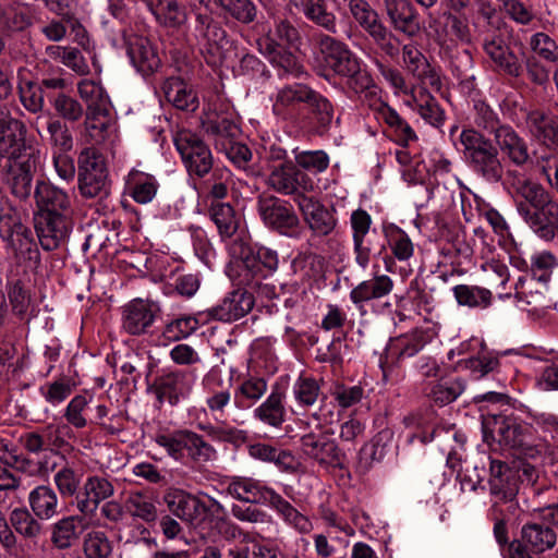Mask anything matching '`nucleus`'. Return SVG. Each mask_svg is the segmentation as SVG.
<instances>
[{"mask_svg":"<svg viewBox=\"0 0 558 558\" xmlns=\"http://www.w3.org/2000/svg\"><path fill=\"white\" fill-rule=\"evenodd\" d=\"M465 389V381L459 377H442L423 385V395L442 407L453 402Z\"/></svg>","mask_w":558,"mask_h":558,"instance_id":"nucleus-29","label":"nucleus"},{"mask_svg":"<svg viewBox=\"0 0 558 558\" xmlns=\"http://www.w3.org/2000/svg\"><path fill=\"white\" fill-rule=\"evenodd\" d=\"M40 519L26 508H16L10 514V523L14 530L27 539H36L44 531Z\"/></svg>","mask_w":558,"mask_h":558,"instance_id":"nucleus-44","label":"nucleus"},{"mask_svg":"<svg viewBox=\"0 0 558 558\" xmlns=\"http://www.w3.org/2000/svg\"><path fill=\"white\" fill-rule=\"evenodd\" d=\"M199 320L193 315H182L166 324L162 336L169 341H179L194 333Z\"/></svg>","mask_w":558,"mask_h":558,"instance_id":"nucleus-51","label":"nucleus"},{"mask_svg":"<svg viewBox=\"0 0 558 558\" xmlns=\"http://www.w3.org/2000/svg\"><path fill=\"white\" fill-rule=\"evenodd\" d=\"M305 101L307 104L312 119L316 122L319 128H327L333 117V108L330 101L313 89V95H308Z\"/></svg>","mask_w":558,"mask_h":558,"instance_id":"nucleus-55","label":"nucleus"},{"mask_svg":"<svg viewBox=\"0 0 558 558\" xmlns=\"http://www.w3.org/2000/svg\"><path fill=\"white\" fill-rule=\"evenodd\" d=\"M267 184L279 194L293 196L298 205L300 198L308 197L306 194L314 191L313 180L292 161L275 166L268 175Z\"/></svg>","mask_w":558,"mask_h":558,"instance_id":"nucleus-9","label":"nucleus"},{"mask_svg":"<svg viewBox=\"0 0 558 558\" xmlns=\"http://www.w3.org/2000/svg\"><path fill=\"white\" fill-rule=\"evenodd\" d=\"M319 60L324 68L330 70H361L366 66L345 44L328 35L319 39Z\"/></svg>","mask_w":558,"mask_h":558,"instance_id":"nucleus-20","label":"nucleus"},{"mask_svg":"<svg viewBox=\"0 0 558 558\" xmlns=\"http://www.w3.org/2000/svg\"><path fill=\"white\" fill-rule=\"evenodd\" d=\"M384 120L391 129H393L396 142L399 145L407 147L410 142L416 141L417 137L413 129L396 110L388 108L384 112Z\"/></svg>","mask_w":558,"mask_h":558,"instance_id":"nucleus-57","label":"nucleus"},{"mask_svg":"<svg viewBox=\"0 0 558 558\" xmlns=\"http://www.w3.org/2000/svg\"><path fill=\"white\" fill-rule=\"evenodd\" d=\"M526 125L531 135L550 149H558V117L542 110L526 114Z\"/></svg>","mask_w":558,"mask_h":558,"instance_id":"nucleus-26","label":"nucleus"},{"mask_svg":"<svg viewBox=\"0 0 558 558\" xmlns=\"http://www.w3.org/2000/svg\"><path fill=\"white\" fill-rule=\"evenodd\" d=\"M58 493L62 498L80 495L81 476L69 465H64L53 476Z\"/></svg>","mask_w":558,"mask_h":558,"instance_id":"nucleus-56","label":"nucleus"},{"mask_svg":"<svg viewBox=\"0 0 558 558\" xmlns=\"http://www.w3.org/2000/svg\"><path fill=\"white\" fill-rule=\"evenodd\" d=\"M160 312L158 303L135 299L123 307V329L132 336L147 333Z\"/></svg>","mask_w":558,"mask_h":558,"instance_id":"nucleus-18","label":"nucleus"},{"mask_svg":"<svg viewBox=\"0 0 558 558\" xmlns=\"http://www.w3.org/2000/svg\"><path fill=\"white\" fill-rule=\"evenodd\" d=\"M259 52L269 61L275 68L281 70H299L303 65L300 64L299 59L281 44L267 36L258 39Z\"/></svg>","mask_w":558,"mask_h":558,"instance_id":"nucleus-36","label":"nucleus"},{"mask_svg":"<svg viewBox=\"0 0 558 558\" xmlns=\"http://www.w3.org/2000/svg\"><path fill=\"white\" fill-rule=\"evenodd\" d=\"M34 227L41 247L54 251L63 246L73 228L72 214L34 215Z\"/></svg>","mask_w":558,"mask_h":558,"instance_id":"nucleus-15","label":"nucleus"},{"mask_svg":"<svg viewBox=\"0 0 558 558\" xmlns=\"http://www.w3.org/2000/svg\"><path fill=\"white\" fill-rule=\"evenodd\" d=\"M299 209L314 235L327 236L335 230L337 218L333 210L314 197L300 198Z\"/></svg>","mask_w":558,"mask_h":558,"instance_id":"nucleus-24","label":"nucleus"},{"mask_svg":"<svg viewBox=\"0 0 558 558\" xmlns=\"http://www.w3.org/2000/svg\"><path fill=\"white\" fill-rule=\"evenodd\" d=\"M490 476L488 480L489 494L494 498L490 511L502 513L507 509L510 514H515L519 505L515 500L519 493V476L506 462L490 460Z\"/></svg>","mask_w":558,"mask_h":558,"instance_id":"nucleus-3","label":"nucleus"},{"mask_svg":"<svg viewBox=\"0 0 558 558\" xmlns=\"http://www.w3.org/2000/svg\"><path fill=\"white\" fill-rule=\"evenodd\" d=\"M175 147L191 175L205 177L213 169V155L209 147L196 134L189 131L180 132Z\"/></svg>","mask_w":558,"mask_h":558,"instance_id":"nucleus-14","label":"nucleus"},{"mask_svg":"<svg viewBox=\"0 0 558 558\" xmlns=\"http://www.w3.org/2000/svg\"><path fill=\"white\" fill-rule=\"evenodd\" d=\"M386 11L393 27L409 36H413L418 31L415 15L410 4L407 2L398 3L396 0H385Z\"/></svg>","mask_w":558,"mask_h":558,"instance_id":"nucleus-39","label":"nucleus"},{"mask_svg":"<svg viewBox=\"0 0 558 558\" xmlns=\"http://www.w3.org/2000/svg\"><path fill=\"white\" fill-rule=\"evenodd\" d=\"M349 10L353 19L378 46L389 54L395 53L397 48L391 41V33L383 25L377 12L366 0H350Z\"/></svg>","mask_w":558,"mask_h":558,"instance_id":"nucleus-16","label":"nucleus"},{"mask_svg":"<svg viewBox=\"0 0 558 558\" xmlns=\"http://www.w3.org/2000/svg\"><path fill=\"white\" fill-rule=\"evenodd\" d=\"M512 29L502 22L498 28H485V31L476 32V37L481 40L486 54L501 68H511L513 56L509 52L507 43L511 38Z\"/></svg>","mask_w":558,"mask_h":558,"instance_id":"nucleus-19","label":"nucleus"},{"mask_svg":"<svg viewBox=\"0 0 558 558\" xmlns=\"http://www.w3.org/2000/svg\"><path fill=\"white\" fill-rule=\"evenodd\" d=\"M323 266V258L316 254H302L292 260V270L303 282L319 277Z\"/></svg>","mask_w":558,"mask_h":558,"instance_id":"nucleus-53","label":"nucleus"},{"mask_svg":"<svg viewBox=\"0 0 558 558\" xmlns=\"http://www.w3.org/2000/svg\"><path fill=\"white\" fill-rule=\"evenodd\" d=\"M452 291L458 304L461 306L485 308L492 303V292L485 288L458 284Z\"/></svg>","mask_w":558,"mask_h":558,"instance_id":"nucleus-46","label":"nucleus"},{"mask_svg":"<svg viewBox=\"0 0 558 558\" xmlns=\"http://www.w3.org/2000/svg\"><path fill=\"white\" fill-rule=\"evenodd\" d=\"M440 26L438 36L442 44H471L473 40L469 20L464 15L444 14Z\"/></svg>","mask_w":558,"mask_h":558,"instance_id":"nucleus-34","label":"nucleus"},{"mask_svg":"<svg viewBox=\"0 0 558 558\" xmlns=\"http://www.w3.org/2000/svg\"><path fill=\"white\" fill-rule=\"evenodd\" d=\"M77 89L87 108L108 107L109 98L99 80L83 78L78 82Z\"/></svg>","mask_w":558,"mask_h":558,"instance_id":"nucleus-52","label":"nucleus"},{"mask_svg":"<svg viewBox=\"0 0 558 558\" xmlns=\"http://www.w3.org/2000/svg\"><path fill=\"white\" fill-rule=\"evenodd\" d=\"M162 500L170 513L195 527L202 525L215 511L222 509L216 500L207 506L197 496L179 488L167 489Z\"/></svg>","mask_w":558,"mask_h":558,"instance_id":"nucleus-4","label":"nucleus"},{"mask_svg":"<svg viewBox=\"0 0 558 558\" xmlns=\"http://www.w3.org/2000/svg\"><path fill=\"white\" fill-rule=\"evenodd\" d=\"M459 143L465 163L472 173L489 184H497L505 175L504 157L494 142L475 129H464Z\"/></svg>","mask_w":558,"mask_h":558,"instance_id":"nucleus-2","label":"nucleus"},{"mask_svg":"<svg viewBox=\"0 0 558 558\" xmlns=\"http://www.w3.org/2000/svg\"><path fill=\"white\" fill-rule=\"evenodd\" d=\"M301 449L306 457L322 466L340 470L345 468V453L327 429L319 427L317 432L304 434L301 437Z\"/></svg>","mask_w":558,"mask_h":558,"instance_id":"nucleus-8","label":"nucleus"},{"mask_svg":"<svg viewBox=\"0 0 558 558\" xmlns=\"http://www.w3.org/2000/svg\"><path fill=\"white\" fill-rule=\"evenodd\" d=\"M124 507L132 518L148 524L158 518V510L153 497L143 492H131L125 499Z\"/></svg>","mask_w":558,"mask_h":558,"instance_id":"nucleus-41","label":"nucleus"},{"mask_svg":"<svg viewBox=\"0 0 558 558\" xmlns=\"http://www.w3.org/2000/svg\"><path fill=\"white\" fill-rule=\"evenodd\" d=\"M271 506L280 512L284 520L292 524L301 533H307L312 529L311 521L300 513L289 501L277 494Z\"/></svg>","mask_w":558,"mask_h":558,"instance_id":"nucleus-59","label":"nucleus"},{"mask_svg":"<svg viewBox=\"0 0 558 558\" xmlns=\"http://www.w3.org/2000/svg\"><path fill=\"white\" fill-rule=\"evenodd\" d=\"M163 92L167 99L172 101L178 109L193 111L198 106L196 94L180 77H169L165 82Z\"/></svg>","mask_w":558,"mask_h":558,"instance_id":"nucleus-38","label":"nucleus"},{"mask_svg":"<svg viewBox=\"0 0 558 558\" xmlns=\"http://www.w3.org/2000/svg\"><path fill=\"white\" fill-rule=\"evenodd\" d=\"M331 396L339 407L347 409L363 399L364 388L361 385L347 386L344 384H337L331 390Z\"/></svg>","mask_w":558,"mask_h":558,"instance_id":"nucleus-64","label":"nucleus"},{"mask_svg":"<svg viewBox=\"0 0 558 558\" xmlns=\"http://www.w3.org/2000/svg\"><path fill=\"white\" fill-rule=\"evenodd\" d=\"M149 11L157 23L166 28L180 31L187 22L185 7L178 0H156L149 4Z\"/></svg>","mask_w":558,"mask_h":558,"instance_id":"nucleus-32","label":"nucleus"},{"mask_svg":"<svg viewBox=\"0 0 558 558\" xmlns=\"http://www.w3.org/2000/svg\"><path fill=\"white\" fill-rule=\"evenodd\" d=\"M203 129L208 136L214 138L217 149H221L235 140L240 132L231 119L218 114L203 121Z\"/></svg>","mask_w":558,"mask_h":558,"instance_id":"nucleus-37","label":"nucleus"},{"mask_svg":"<svg viewBox=\"0 0 558 558\" xmlns=\"http://www.w3.org/2000/svg\"><path fill=\"white\" fill-rule=\"evenodd\" d=\"M113 493L114 487L110 481L98 475L89 476L83 485V492L76 495V509L83 515H93L99 504Z\"/></svg>","mask_w":558,"mask_h":558,"instance_id":"nucleus-25","label":"nucleus"},{"mask_svg":"<svg viewBox=\"0 0 558 558\" xmlns=\"http://www.w3.org/2000/svg\"><path fill=\"white\" fill-rule=\"evenodd\" d=\"M257 210L263 222L272 231L286 236H296L300 219L293 207L274 195L259 196Z\"/></svg>","mask_w":558,"mask_h":558,"instance_id":"nucleus-10","label":"nucleus"},{"mask_svg":"<svg viewBox=\"0 0 558 558\" xmlns=\"http://www.w3.org/2000/svg\"><path fill=\"white\" fill-rule=\"evenodd\" d=\"M208 211L222 238H231L238 231L239 219L229 203L211 202Z\"/></svg>","mask_w":558,"mask_h":558,"instance_id":"nucleus-42","label":"nucleus"},{"mask_svg":"<svg viewBox=\"0 0 558 558\" xmlns=\"http://www.w3.org/2000/svg\"><path fill=\"white\" fill-rule=\"evenodd\" d=\"M494 144L509 162L518 168L532 163L529 145L510 125L498 128L494 135Z\"/></svg>","mask_w":558,"mask_h":558,"instance_id":"nucleus-22","label":"nucleus"},{"mask_svg":"<svg viewBox=\"0 0 558 558\" xmlns=\"http://www.w3.org/2000/svg\"><path fill=\"white\" fill-rule=\"evenodd\" d=\"M85 515H68L59 519L50 527V542L54 548L65 550L71 548L81 536L80 525Z\"/></svg>","mask_w":558,"mask_h":558,"instance_id":"nucleus-31","label":"nucleus"},{"mask_svg":"<svg viewBox=\"0 0 558 558\" xmlns=\"http://www.w3.org/2000/svg\"><path fill=\"white\" fill-rule=\"evenodd\" d=\"M242 264L245 284L250 289L262 291V293L268 296L271 289L267 284H263L262 280L278 269L279 258L277 252L266 246H250L243 252Z\"/></svg>","mask_w":558,"mask_h":558,"instance_id":"nucleus-7","label":"nucleus"},{"mask_svg":"<svg viewBox=\"0 0 558 558\" xmlns=\"http://www.w3.org/2000/svg\"><path fill=\"white\" fill-rule=\"evenodd\" d=\"M155 440L174 460L183 459L186 448V429L177 430L171 434H159Z\"/></svg>","mask_w":558,"mask_h":558,"instance_id":"nucleus-61","label":"nucleus"},{"mask_svg":"<svg viewBox=\"0 0 558 558\" xmlns=\"http://www.w3.org/2000/svg\"><path fill=\"white\" fill-rule=\"evenodd\" d=\"M185 452L192 462L198 464L215 461L218 456L217 450L211 444L205 440L202 435L189 429H186Z\"/></svg>","mask_w":558,"mask_h":558,"instance_id":"nucleus-45","label":"nucleus"},{"mask_svg":"<svg viewBox=\"0 0 558 558\" xmlns=\"http://www.w3.org/2000/svg\"><path fill=\"white\" fill-rule=\"evenodd\" d=\"M40 163V153L23 155L19 159L4 161L2 165L3 182L11 194L25 201L31 196L34 175Z\"/></svg>","mask_w":558,"mask_h":558,"instance_id":"nucleus-11","label":"nucleus"},{"mask_svg":"<svg viewBox=\"0 0 558 558\" xmlns=\"http://www.w3.org/2000/svg\"><path fill=\"white\" fill-rule=\"evenodd\" d=\"M293 393L300 405L312 407L320 396V387L312 377H300L294 385Z\"/></svg>","mask_w":558,"mask_h":558,"instance_id":"nucleus-62","label":"nucleus"},{"mask_svg":"<svg viewBox=\"0 0 558 558\" xmlns=\"http://www.w3.org/2000/svg\"><path fill=\"white\" fill-rule=\"evenodd\" d=\"M196 378L195 369H178L159 376L155 380L157 399L175 405L182 397L191 392Z\"/></svg>","mask_w":558,"mask_h":558,"instance_id":"nucleus-17","label":"nucleus"},{"mask_svg":"<svg viewBox=\"0 0 558 558\" xmlns=\"http://www.w3.org/2000/svg\"><path fill=\"white\" fill-rule=\"evenodd\" d=\"M521 547L531 550L534 555H541L554 548L557 543V533L550 526L541 523H525L521 529Z\"/></svg>","mask_w":558,"mask_h":558,"instance_id":"nucleus-28","label":"nucleus"},{"mask_svg":"<svg viewBox=\"0 0 558 558\" xmlns=\"http://www.w3.org/2000/svg\"><path fill=\"white\" fill-rule=\"evenodd\" d=\"M83 550L86 558H108L112 553V545L104 532L90 531L84 537Z\"/></svg>","mask_w":558,"mask_h":558,"instance_id":"nucleus-54","label":"nucleus"},{"mask_svg":"<svg viewBox=\"0 0 558 558\" xmlns=\"http://www.w3.org/2000/svg\"><path fill=\"white\" fill-rule=\"evenodd\" d=\"M9 468L15 469L19 472L26 473L28 475H41L48 476L56 470L57 464H49L48 456L46 454L43 460L35 463L28 457L19 453L13 457L12 462L8 465Z\"/></svg>","mask_w":558,"mask_h":558,"instance_id":"nucleus-60","label":"nucleus"},{"mask_svg":"<svg viewBox=\"0 0 558 558\" xmlns=\"http://www.w3.org/2000/svg\"><path fill=\"white\" fill-rule=\"evenodd\" d=\"M506 179L517 211L525 225L537 238L553 241L558 234V199L541 183L518 170L508 169Z\"/></svg>","mask_w":558,"mask_h":558,"instance_id":"nucleus-1","label":"nucleus"},{"mask_svg":"<svg viewBox=\"0 0 558 558\" xmlns=\"http://www.w3.org/2000/svg\"><path fill=\"white\" fill-rule=\"evenodd\" d=\"M37 207L35 215L72 214L71 198L66 191L48 181H37L34 190Z\"/></svg>","mask_w":558,"mask_h":558,"instance_id":"nucleus-21","label":"nucleus"},{"mask_svg":"<svg viewBox=\"0 0 558 558\" xmlns=\"http://www.w3.org/2000/svg\"><path fill=\"white\" fill-rule=\"evenodd\" d=\"M195 36L205 44L219 46L226 39V31L210 15L197 14L195 19Z\"/></svg>","mask_w":558,"mask_h":558,"instance_id":"nucleus-47","label":"nucleus"},{"mask_svg":"<svg viewBox=\"0 0 558 558\" xmlns=\"http://www.w3.org/2000/svg\"><path fill=\"white\" fill-rule=\"evenodd\" d=\"M47 141L53 153L71 151L74 145L73 136L65 122L51 119L47 124Z\"/></svg>","mask_w":558,"mask_h":558,"instance_id":"nucleus-48","label":"nucleus"},{"mask_svg":"<svg viewBox=\"0 0 558 558\" xmlns=\"http://www.w3.org/2000/svg\"><path fill=\"white\" fill-rule=\"evenodd\" d=\"M417 111L430 125L439 128L445 121V112L437 100L428 93L421 94Z\"/></svg>","mask_w":558,"mask_h":558,"instance_id":"nucleus-63","label":"nucleus"},{"mask_svg":"<svg viewBox=\"0 0 558 558\" xmlns=\"http://www.w3.org/2000/svg\"><path fill=\"white\" fill-rule=\"evenodd\" d=\"M294 5L303 7L305 16L329 33L337 32L336 15L328 11L324 0H290Z\"/></svg>","mask_w":558,"mask_h":558,"instance_id":"nucleus-40","label":"nucleus"},{"mask_svg":"<svg viewBox=\"0 0 558 558\" xmlns=\"http://www.w3.org/2000/svg\"><path fill=\"white\" fill-rule=\"evenodd\" d=\"M78 191L85 198L109 194L108 170L105 159L93 148H85L78 156Z\"/></svg>","mask_w":558,"mask_h":558,"instance_id":"nucleus-5","label":"nucleus"},{"mask_svg":"<svg viewBox=\"0 0 558 558\" xmlns=\"http://www.w3.org/2000/svg\"><path fill=\"white\" fill-rule=\"evenodd\" d=\"M427 343V335L424 330L415 329L410 333L401 335L390 340L380 357V367L384 378L392 374L395 368L416 354H418Z\"/></svg>","mask_w":558,"mask_h":558,"instance_id":"nucleus-12","label":"nucleus"},{"mask_svg":"<svg viewBox=\"0 0 558 558\" xmlns=\"http://www.w3.org/2000/svg\"><path fill=\"white\" fill-rule=\"evenodd\" d=\"M227 493L235 499L247 504L271 505L277 493L251 477H233L228 484Z\"/></svg>","mask_w":558,"mask_h":558,"instance_id":"nucleus-27","label":"nucleus"},{"mask_svg":"<svg viewBox=\"0 0 558 558\" xmlns=\"http://www.w3.org/2000/svg\"><path fill=\"white\" fill-rule=\"evenodd\" d=\"M308 95H313V89L300 83L280 88L272 107L275 114L286 118L288 108L295 102H305L310 99Z\"/></svg>","mask_w":558,"mask_h":558,"instance_id":"nucleus-43","label":"nucleus"},{"mask_svg":"<svg viewBox=\"0 0 558 558\" xmlns=\"http://www.w3.org/2000/svg\"><path fill=\"white\" fill-rule=\"evenodd\" d=\"M284 413L286 410L280 392H272L267 400L255 410V414L260 421L275 427L283 423Z\"/></svg>","mask_w":558,"mask_h":558,"instance_id":"nucleus-49","label":"nucleus"},{"mask_svg":"<svg viewBox=\"0 0 558 558\" xmlns=\"http://www.w3.org/2000/svg\"><path fill=\"white\" fill-rule=\"evenodd\" d=\"M26 126L10 114L0 113V158L4 161L23 155L39 154L37 146L26 141Z\"/></svg>","mask_w":558,"mask_h":558,"instance_id":"nucleus-13","label":"nucleus"},{"mask_svg":"<svg viewBox=\"0 0 558 558\" xmlns=\"http://www.w3.org/2000/svg\"><path fill=\"white\" fill-rule=\"evenodd\" d=\"M201 429L206 432L213 439L229 442L236 448L248 441L246 430L228 425L225 422L218 425L201 426Z\"/></svg>","mask_w":558,"mask_h":558,"instance_id":"nucleus-50","label":"nucleus"},{"mask_svg":"<svg viewBox=\"0 0 558 558\" xmlns=\"http://www.w3.org/2000/svg\"><path fill=\"white\" fill-rule=\"evenodd\" d=\"M502 22H505V20L489 0H477L476 14L473 21L475 33L485 31L487 27L496 29Z\"/></svg>","mask_w":558,"mask_h":558,"instance_id":"nucleus-58","label":"nucleus"},{"mask_svg":"<svg viewBox=\"0 0 558 558\" xmlns=\"http://www.w3.org/2000/svg\"><path fill=\"white\" fill-rule=\"evenodd\" d=\"M254 306V296L246 290L230 292L218 305L206 311L209 318L220 322H234L248 314Z\"/></svg>","mask_w":558,"mask_h":558,"instance_id":"nucleus-23","label":"nucleus"},{"mask_svg":"<svg viewBox=\"0 0 558 558\" xmlns=\"http://www.w3.org/2000/svg\"><path fill=\"white\" fill-rule=\"evenodd\" d=\"M485 441H497L499 445L519 449L527 453L532 448L527 442L530 428L519 423L514 417L490 415L483 420Z\"/></svg>","mask_w":558,"mask_h":558,"instance_id":"nucleus-6","label":"nucleus"},{"mask_svg":"<svg viewBox=\"0 0 558 558\" xmlns=\"http://www.w3.org/2000/svg\"><path fill=\"white\" fill-rule=\"evenodd\" d=\"M31 510L41 521H50L61 512L57 492L49 485H38L28 495Z\"/></svg>","mask_w":558,"mask_h":558,"instance_id":"nucleus-30","label":"nucleus"},{"mask_svg":"<svg viewBox=\"0 0 558 558\" xmlns=\"http://www.w3.org/2000/svg\"><path fill=\"white\" fill-rule=\"evenodd\" d=\"M108 107H90L86 109L84 121L86 142L96 145L105 142L110 126Z\"/></svg>","mask_w":558,"mask_h":558,"instance_id":"nucleus-35","label":"nucleus"},{"mask_svg":"<svg viewBox=\"0 0 558 558\" xmlns=\"http://www.w3.org/2000/svg\"><path fill=\"white\" fill-rule=\"evenodd\" d=\"M393 289V281L387 275H375L372 279L362 281L350 292V299L355 305L388 295Z\"/></svg>","mask_w":558,"mask_h":558,"instance_id":"nucleus-33","label":"nucleus"}]
</instances>
